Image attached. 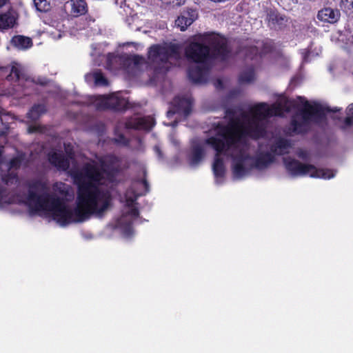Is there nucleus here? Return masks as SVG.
Masks as SVG:
<instances>
[{
	"label": "nucleus",
	"mask_w": 353,
	"mask_h": 353,
	"mask_svg": "<svg viewBox=\"0 0 353 353\" xmlns=\"http://www.w3.org/2000/svg\"><path fill=\"white\" fill-rule=\"evenodd\" d=\"M294 110L296 113L287 132L290 135L307 131L312 122L320 123L327 113L337 111L317 103H310L301 97L288 99L283 96L272 105L259 103L250 106L248 110H228L226 112V118L229 120L227 125L218 124L210 137L203 141H192L188 157L190 164L197 165L205 155L206 147L210 146L216 152L212 170L217 184L222 183L225 173L222 156L230 159L234 179H243L255 171L265 170L274 161V156L288 153L291 145L287 140L279 139L270 150L262 145L255 149L251 145L249 137H263L268 118L282 116Z\"/></svg>",
	"instance_id": "nucleus-1"
},
{
	"label": "nucleus",
	"mask_w": 353,
	"mask_h": 353,
	"mask_svg": "<svg viewBox=\"0 0 353 353\" xmlns=\"http://www.w3.org/2000/svg\"><path fill=\"white\" fill-rule=\"evenodd\" d=\"M121 169V161L112 155L97 157L80 168H72L70 173L77 186L73 208L63 199L68 194L70 186L57 182L53 185V192L50 194L48 182L44 179L29 181L28 192L17 196L0 186V207L16 202L24 203L32 212L52 217L61 226L85 221L92 215L101 217L111 206L110 190L116 173Z\"/></svg>",
	"instance_id": "nucleus-2"
},
{
	"label": "nucleus",
	"mask_w": 353,
	"mask_h": 353,
	"mask_svg": "<svg viewBox=\"0 0 353 353\" xmlns=\"http://www.w3.org/2000/svg\"><path fill=\"white\" fill-rule=\"evenodd\" d=\"M185 54L193 64L188 69V77L194 83L207 81L213 60L225 61L230 55L227 40L214 32L193 36L185 48Z\"/></svg>",
	"instance_id": "nucleus-3"
},
{
	"label": "nucleus",
	"mask_w": 353,
	"mask_h": 353,
	"mask_svg": "<svg viewBox=\"0 0 353 353\" xmlns=\"http://www.w3.org/2000/svg\"><path fill=\"white\" fill-rule=\"evenodd\" d=\"M181 55L179 48L176 46H153L148 52L149 63L145 59L138 55L114 56L109 54L107 57L108 68L110 70L114 68L113 62H119L122 64L128 72L133 76L137 75L143 69L150 68L154 70L155 73H161L167 71L172 65L180 66Z\"/></svg>",
	"instance_id": "nucleus-4"
},
{
	"label": "nucleus",
	"mask_w": 353,
	"mask_h": 353,
	"mask_svg": "<svg viewBox=\"0 0 353 353\" xmlns=\"http://www.w3.org/2000/svg\"><path fill=\"white\" fill-rule=\"evenodd\" d=\"M137 186L143 187L144 192L148 191V184L145 179L134 183L132 188L128 189L125 194V206L121 216L117 220V228L127 237L130 236L132 234V223L139 215L136 200L143 194V192H137L135 188Z\"/></svg>",
	"instance_id": "nucleus-5"
},
{
	"label": "nucleus",
	"mask_w": 353,
	"mask_h": 353,
	"mask_svg": "<svg viewBox=\"0 0 353 353\" xmlns=\"http://www.w3.org/2000/svg\"><path fill=\"white\" fill-rule=\"evenodd\" d=\"M284 163L286 169L292 176H310L324 179H329L335 176L333 170L317 169L312 165L300 163L290 157L285 158Z\"/></svg>",
	"instance_id": "nucleus-6"
},
{
	"label": "nucleus",
	"mask_w": 353,
	"mask_h": 353,
	"mask_svg": "<svg viewBox=\"0 0 353 353\" xmlns=\"http://www.w3.org/2000/svg\"><path fill=\"white\" fill-rule=\"evenodd\" d=\"M89 104L97 110L110 108L122 110L128 107V102L126 99L120 96V93H115L109 96L90 97Z\"/></svg>",
	"instance_id": "nucleus-7"
},
{
	"label": "nucleus",
	"mask_w": 353,
	"mask_h": 353,
	"mask_svg": "<svg viewBox=\"0 0 353 353\" xmlns=\"http://www.w3.org/2000/svg\"><path fill=\"white\" fill-rule=\"evenodd\" d=\"M65 155L62 151L52 150L50 152L48 159L50 162L59 170H66L70 167V161L72 159V146L70 144H64Z\"/></svg>",
	"instance_id": "nucleus-8"
},
{
	"label": "nucleus",
	"mask_w": 353,
	"mask_h": 353,
	"mask_svg": "<svg viewBox=\"0 0 353 353\" xmlns=\"http://www.w3.org/2000/svg\"><path fill=\"white\" fill-rule=\"evenodd\" d=\"M23 155L19 154L17 157L10 159L8 162L4 161H0V169L2 172L7 170L8 174H2V180L6 184L12 183L17 181L15 170L21 165L22 163Z\"/></svg>",
	"instance_id": "nucleus-9"
},
{
	"label": "nucleus",
	"mask_w": 353,
	"mask_h": 353,
	"mask_svg": "<svg viewBox=\"0 0 353 353\" xmlns=\"http://www.w3.org/2000/svg\"><path fill=\"white\" fill-rule=\"evenodd\" d=\"M173 108L167 112L168 118L176 113L182 114L185 117L189 115L191 111L192 99L190 97H177L173 102Z\"/></svg>",
	"instance_id": "nucleus-10"
},
{
	"label": "nucleus",
	"mask_w": 353,
	"mask_h": 353,
	"mask_svg": "<svg viewBox=\"0 0 353 353\" xmlns=\"http://www.w3.org/2000/svg\"><path fill=\"white\" fill-rule=\"evenodd\" d=\"M198 18L196 10L188 8L183 10L175 20V25L181 31H185Z\"/></svg>",
	"instance_id": "nucleus-11"
},
{
	"label": "nucleus",
	"mask_w": 353,
	"mask_h": 353,
	"mask_svg": "<svg viewBox=\"0 0 353 353\" xmlns=\"http://www.w3.org/2000/svg\"><path fill=\"white\" fill-rule=\"evenodd\" d=\"M154 125V120L150 117H134L125 123V128L128 129L145 130H149Z\"/></svg>",
	"instance_id": "nucleus-12"
},
{
	"label": "nucleus",
	"mask_w": 353,
	"mask_h": 353,
	"mask_svg": "<svg viewBox=\"0 0 353 353\" xmlns=\"http://www.w3.org/2000/svg\"><path fill=\"white\" fill-rule=\"evenodd\" d=\"M317 17L322 21L334 23L339 19L340 12L331 8H325L319 12Z\"/></svg>",
	"instance_id": "nucleus-13"
},
{
	"label": "nucleus",
	"mask_w": 353,
	"mask_h": 353,
	"mask_svg": "<svg viewBox=\"0 0 353 353\" xmlns=\"http://www.w3.org/2000/svg\"><path fill=\"white\" fill-rule=\"evenodd\" d=\"M16 12L13 10L0 14V30L11 28L16 21Z\"/></svg>",
	"instance_id": "nucleus-14"
},
{
	"label": "nucleus",
	"mask_w": 353,
	"mask_h": 353,
	"mask_svg": "<svg viewBox=\"0 0 353 353\" xmlns=\"http://www.w3.org/2000/svg\"><path fill=\"white\" fill-rule=\"evenodd\" d=\"M68 3L71 8L70 13L74 17L84 14L87 11V6L84 0H70Z\"/></svg>",
	"instance_id": "nucleus-15"
},
{
	"label": "nucleus",
	"mask_w": 353,
	"mask_h": 353,
	"mask_svg": "<svg viewBox=\"0 0 353 353\" xmlns=\"http://www.w3.org/2000/svg\"><path fill=\"white\" fill-rule=\"evenodd\" d=\"M11 43L19 50H26L32 45L30 37L21 35L14 36L11 40Z\"/></svg>",
	"instance_id": "nucleus-16"
},
{
	"label": "nucleus",
	"mask_w": 353,
	"mask_h": 353,
	"mask_svg": "<svg viewBox=\"0 0 353 353\" xmlns=\"http://www.w3.org/2000/svg\"><path fill=\"white\" fill-rule=\"evenodd\" d=\"M85 80L88 82L93 81L96 85L103 86L108 85V81L101 71L95 70L85 75Z\"/></svg>",
	"instance_id": "nucleus-17"
},
{
	"label": "nucleus",
	"mask_w": 353,
	"mask_h": 353,
	"mask_svg": "<svg viewBox=\"0 0 353 353\" xmlns=\"http://www.w3.org/2000/svg\"><path fill=\"white\" fill-rule=\"evenodd\" d=\"M46 112V108L43 105H37L32 108L28 112L27 116L31 121H35Z\"/></svg>",
	"instance_id": "nucleus-18"
},
{
	"label": "nucleus",
	"mask_w": 353,
	"mask_h": 353,
	"mask_svg": "<svg viewBox=\"0 0 353 353\" xmlns=\"http://www.w3.org/2000/svg\"><path fill=\"white\" fill-rule=\"evenodd\" d=\"M254 79V72L252 68L242 72L239 77L241 83H250Z\"/></svg>",
	"instance_id": "nucleus-19"
},
{
	"label": "nucleus",
	"mask_w": 353,
	"mask_h": 353,
	"mask_svg": "<svg viewBox=\"0 0 353 353\" xmlns=\"http://www.w3.org/2000/svg\"><path fill=\"white\" fill-rule=\"evenodd\" d=\"M340 7L347 14H353V0H341Z\"/></svg>",
	"instance_id": "nucleus-20"
},
{
	"label": "nucleus",
	"mask_w": 353,
	"mask_h": 353,
	"mask_svg": "<svg viewBox=\"0 0 353 353\" xmlns=\"http://www.w3.org/2000/svg\"><path fill=\"white\" fill-rule=\"evenodd\" d=\"M347 118L344 121L343 128L346 129L353 125V103L349 105L347 112Z\"/></svg>",
	"instance_id": "nucleus-21"
},
{
	"label": "nucleus",
	"mask_w": 353,
	"mask_h": 353,
	"mask_svg": "<svg viewBox=\"0 0 353 353\" xmlns=\"http://www.w3.org/2000/svg\"><path fill=\"white\" fill-rule=\"evenodd\" d=\"M37 9L39 11H46L49 7V0H34Z\"/></svg>",
	"instance_id": "nucleus-22"
},
{
	"label": "nucleus",
	"mask_w": 353,
	"mask_h": 353,
	"mask_svg": "<svg viewBox=\"0 0 353 353\" xmlns=\"http://www.w3.org/2000/svg\"><path fill=\"white\" fill-rule=\"evenodd\" d=\"M10 76L11 77L14 76V77H16V78L18 81H21V79L19 76V72L17 70V68L15 67H12Z\"/></svg>",
	"instance_id": "nucleus-23"
},
{
	"label": "nucleus",
	"mask_w": 353,
	"mask_h": 353,
	"mask_svg": "<svg viewBox=\"0 0 353 353\" xmlns=\"http://www.w3.org/2000/svg\"><path fill=\"white\" fill-rule=\"evenodd\" d=\"M185 0H168L167 3H175L176 5H181L184 3Z\"/></svg>",
	"instance_id": "nucleus-24"
},
{
	"label": "nucleus",
	"mask_w": 353,
	"mask_h": 353,
	"mask_svg": "<svg viewBox=\"0 0 353 353\" xmlns=\"http://www.w3.org/2000/svg\"><path fill=\"white\" fill-rule=\"evenodd\" d=\"M302 54H303V60L304 62H307L308 61V57H309V54L305 52V50H303V52H302Z\"/></svg>",
	"instance_id": "nucleus-25"
},
{
	"label": "nucleus",
	"mask_w": 353,
	"mask_h": 353,
	"mask_svg": "<svg viewBox=\"0 0 353 353\" xmlns=\"http://www.w3.org/2000/svg\"><path fill=\"white\" fill-rule=\"evenodd\" d=\"M250 51L251 54H256L258 53V49L256 47H251Z\"/></svg>",
	"instance_id": "nucleus-26"
},
{
	"label": "nucleus",
	"mask_w": 353,
	"mask_h": 353,
	"mask_svg": "<svg viewBox=\"0 0 353 353\" xmlns=\"http://www.w3.org/2000/svg\"><path fill=\"white\" fill-rule=\"evenodd\" d=\"M33 84H34L33 82L30 79H26V84H25L26 87L30 86Z\"/></svg>",
	"instance_id": "nucleus-27"
},
{
	"label": "nucleus",
	"mask_w": 353,
	"mask_h": 353,
	"mask_svg": "<svg viewBox=\"0 0 353 353\" xmlns=\"http://www.w3.org/2000/svg\"><path fill=\"white\" fill-rule=\"evenodd\" d=\"M7 1L8 0H0V8L3 7Z\"/></svg>",
	"instance_id": "nucleus-28"
},
{
	"label": "nucleus",
	"mask_w": 353,
	"mask_h": 353,
	"mask_svg": "<svg viewBox=\"0 0 353 353\" xmlns=\"http://www.w3.org/2000/svg\"><path fill=\"white\" fill-rule=\"evenodd\" d=\"M154 150L158 154V155L160 157L161 156V152H160L159 148L158 146H155L154 147Z\"/></svg>",
	"instance_id": "nucleus-29"
},
{
	"label": "nucleus",
	"mask_w": 353,
	"mask_h": 353,
	"mask_svg": "<svg viewBox=\"0 0 353 353\" xmlns=\"http://www.w3.org/2000/svg\"><path fill=\"white\" fill-rule=\"evenodd\" d=\"M54 37L55 39H60L61 37V34L60 32H58L57 34H54Z\"/></svg>",
	"instance_id": "nucleus-30"
},
{
	"label": "nucleus",
	"mask_w": 353,
	"mask_h": 353,
	"mask_svg": "<svg viewBox=\"0 0 353 353\" xmlns=\"http://www.w3.org/2000/svg\"><path fill=\"white\" fill-rule=\"evenodd\" d=\"M299 157H300L301 158H305V154L303 152H301L299 153Z\"/></svg>",
	"instance_id": "nucleus-31"
},
{
	"label": "nucleus",
	"mask_w": 353,
	"mask_h": 353,
	"mask_svg": "<svg viewBox=\"0 0 353 353\" xmlns=\"http://www.w3.org/2000/svg\"><path fill=\"white\" fill-rule=\"evenodd\" d=\"M120 138H121V140H120V141L117 140V141L122 142V143H125V139H124V137H123L121 136V137H120Z\"/></svg>",
	"instance_id": "nucleus-32"
},
{
	"label": "nucleus",
	"mask_w": 353,
	"mask_h": 353,
	"mask_svg": "<svg viewBox=\"0 0 353 353\" xmlns=\"http://www.w3.org/2000/svg\"><path fill=\"white\" fill-rule=\"evenodd\" d=\"M34 131V130L33 128L32 129V128H29V132H32Z\"/></svg>",
	"instance_id": "nucleus-33"
},
{
	"label": "nucleus",
	"mask_w": 353,
	"mask_h": 353,
	"mask_svg": "<svg viewBox=\"0 0 353 353\" xmlns=\"http://www.w3.org/2000/svg\"><path fill=\"white\" fill-rule=\"evenodd\" d=\"M176 125V121H174L173 123H172V126H175Z\"/></svg>",
	"instance_id": "nucleus-34"
}]
</instances>
